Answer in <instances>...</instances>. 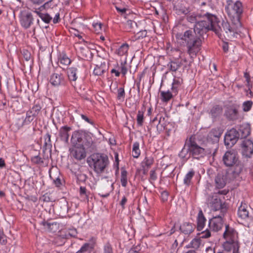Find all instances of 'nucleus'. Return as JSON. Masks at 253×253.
Segmentation results:
<instances>
[{
  "mask_svg": "<svg viewBox=\"0 0 253 253\" xmlns=\"http://www.w3.org/2000/svg\"><path fill=\"white\" fill-rule=\"evenodd\" d=\"M227 3L225 11L230 17L232 23L237 26H241L240 18L243 10L242 3L240 1L233 2L232 0H228Z\"/></svg>",
  "mask_w": 253,
  "mask_h": 253,
  "instance_id": "1",
  "label": "nucleus"
},
{
  "mask_svg": "<svg viewBox=\"0 0 253 253\" xmlns=\"http://www.w3.org/2000/svg\"><path fill=\"white\" fill-rule=\"evenodd\" d=\"M90 158L94 170L97 173H102L109 164L108 158L104 154L95 153L91 155Z\"/></svg>",
  "mask_w": 253,
  "mask_h": 253,
  "instance_id": "2",
  "label": "nucleus"
},
{
  "mask_svg": "<svg viewBox=\"0 0 253 253\" xmlns=\"http://www.w3.org/2000/svg\"><path fill=\"white\" fill-rule=\"evenodd\" d=\"M204 15L205 16V19L196 22L194 29L195 33H196L200 37L203 36L208 31L211 30L212 29V23H211V16H213V15L206 13Z\"/></svg>",
  "mask_w": 253,
  "mask_h": 253,
  "instance_id": "3",
  "label": "nucleus"
},
{
  "mask_svg": "<svg viewBox=\"0 0 253 253\" xmlns=\"http://www.w3.org/2000/svg\"><path fill=\"white\" fill-rule=\"evenodd\" d=\"M190 144V155L194 159H200L206 155L205 149L198 145L196 142L192 140L190 138L189 139Z\"/></svg>",
  "mask_w": 253,
  "mask_h": 253,
  "instance_id": "4",
  "label": "nucleus"
},
{
  "mask_svg": "<svg viewBox=\"0 0 253 253\" xmlns=\"http://www.w3.org/2000/svg\"><path fill=\"white\" fill-rule=\"evenodd\" d=\"M240 137V133L235 128H232L227 131L224 136V144L228 147H233Z\"/></svg>",
  "mask_w": 253,
  "mask_h": 253,
  "instance_id": "5",
  "label": "nucleus"
},
{
  "mask_svg": "<svg viewBox=\"0 0 253 253\" xmlns=\"http://www.w3.org/2000/svg\"><path fill=\"white\" fill-rule=\"evenodd\" d=\"M239 105L234 104L226 107L224 112V116L229 121H234L239 119Z\"/></svg>",
  "mask_w": 253,
  "mask_h": 253,
  "instance_id": "6",
  "label": "nucleus"
},
{
  "mask_svg": "<svg viewBox=\"0 0 253 253\" xmlns=\"http://www.w3.org/2000/svg\"><path fill=\"white\" fill-rule=\"evenodd\" d=\"M224 213L213 216L209 220V227L211 231L218 232L221 230L223 226V216Z\"/></svg>",
  "mask_w": 253,
  "mask_h": 253,
  "instance_id": "7",
  "label": "nucleus"
},
{
  "mask_svg": "<svg viewBox=\"0 0 253 253\" xmlns=\"http://www.w3.org/2000/svg\"><path fill=\"white\" fill-rule=\"evenodd\" d=\"M223 130L220 127L212 128L207 136L208 142L218 145L219 139L222 134Z\"/></svg>",
  "mask_w": 253,
  "mask_h": 253,
  "instance_id": "8",
  "label": "nucleus"
},
{
  "mask_svg": "<svg viewBox=\"0 0 253 253\" xmlns=\"http://www.w3.org/2000/svg\"><path fill=\"white\" fill-rule=\"evenodd\" d=\"M237 153L234 150L227 151L223 157V161L224 165L227 167L234 166L238 162Z\"/></svg>",
  "mask_w": 253,
  "mask_h": 253,
  "instance_id": "9",
  "label": "nucleus"
},
{
  "mask_svg": "<svg viewBox=\"0 0 253 253\" xmlns=\"http://www.w3.org/2000/svg\"><path fill=\"white\" fill-rule=\"evenodd\" d=\"M202 40L201 37H198L186 44L188 53L192 56H196L201 49Z\"/></svg>",
  "mask_w": 253,
  "mask_h": 253,
  "instance_id": "10",
  "label": "nucleus"
},
{
  "mask_svg": "<svg viewBox=\"0 0 253 253\" xmlns=\"http://www.w3.org/2000/svg\"><path fill=\"white\" fill-rule=\"evenodd\" d=\"M238 233L233 228L229 227L228 225H225V230L223 233V237L225 239H229L228 241H226L223 244V248H224V245L229 242L230 244L237 243L239 246V249L240 248V244L239 242L236 240L237 238Z\"/></svg>",
  "mask_w": 253,
  "mask_h": 253,
  "instance_id": "11",
  "label": "nucleus"
},
{
  "mask_svg": "<svg viewBox=\"0 0 253 253\" xmlns=\"http://www.w3.org/2000/svg\"><path fill=\"white\" fill-rule=\"evenodd\" d=\"M241 154L246 158H251L253 154V142L250 139H245L241 144Z\"/></svg>",
  "mask_w": 253,
  "mask_h": 253,
  "instance_id": "12",
  "label": "nucleus"
},
{
  "mask_svg": "<svg viewBox=\"0 0 253 253\" xmlns=\"http://www.w3.org/2000/svg\"><path fill=\"white\" fill-rule=\"evenodd\" d=\"M21 26L25 28H29L33 24V17L31 12L26 10L21 11L19 16Z\"/></svg>",
  "mask_w": 253,
  "mask_h": 253,
  "instance_id": "13",
  "label": "nucleus"
},
{
  "mask_svg": "<svg viewBox=\"0 0 253 253\" xmlns=\"http://www.w3.org/2000/svg\"><path fill=\"white\" fill-rule=\"evenodd\" d=\"M246 171V169L245 168L244 164L242 162L238 161L234 165L232 171L231 172H229V178L233 180L238 178Z\"/></svg>",
  "mask_w": 253,
  "mask_h": 253,
  "instance_id": "14",
  "label": "nucleus"
},
{
  "mask_svg": "<svg viewBox=\"0 0 253 253\" xmlns=\"http://www.w3.org/2000/svg\"><path fill=\"white\" fill-rule=\"evenodd\" d=\"M232 26H231L228 22L222 21L221 25L224 31L223 36L225 38H229L233 36L234 33L237 32V30L241 26H237L232 22Z\"/></svg>",
  "mask_w": 253,
  "mask_h": 253,
  "instance_id": "15",
  "label": "nucleus"
},
{
  "mask_svg": "<svg viewBox=\"0 0 253 253\" xmlns=\"http://www.w3.org/2000/svg\"><path fill=\"white\" fill-rule=\"evenodd\" d=\"M232 180L229 178V172L219 173L215 178V182L217 188L220 189L223 188L227 182Z\"/></svg>",
  "mask_w": 253,
  "mask_h": 253,
  "instance_id": "16",
  "label": "nucleus"
},
{
  "mask_svg": "<svg viewBox=\"0 0 253 253\" xmlns=\"http://www.w3.org/2000/svg\"><path fill=\"white\" fill-rule=\"evenodd\" d=\"M208 203L210 206L215 211L221 210L222 212H223L226 210L223 208L221 200L216 195L209 198L208 199Z\"/></svg>",
  "mask_w": 253,
  "mask_h": 253,
  "instance_id": "17",
  "label": "nucleus"
},
{
  "mask_svg": "<svg viewBox=\"0 0 253 253\" xmlns=\"http://www.w3.org/2000/svg\"><path fill=\"white\" fill-rule=\"evenodd\" d=\"M211 23H212L211 30L214 31L218 37L221 38L222 36H223V34H224L222 25H219L220 22L214 15L211 16Z\"/></svg>",
  "mask_w": 253,
  "mask_h": 253,
  "instance_id": "18",
  "label": "nucleus"
},
{
  "mask_svg": "<svg viewBox=\"0 0 253 253\" xmlns=\"http://www.w3.org/2000/svg\"><path fill=\"white\" fill-rule=\"evenodd\" d=\"M198 37L197 34L191 30L185 31L183 34H179L176 35L177 39L184 41L186 44Z\"/></svg>",
  "mask_w": 253,
  "mask_h": 253,
  "instance_id": "19",
  "label": "nucleus"
},
{
  "mask_svg": "<svg viewBox=\"0 0 253 253\" xmlns=\"http://www.w3.org/2000/svg\"><path fill=\"white\" fill-rule=\"evenodd\" d=\"M70 151L71 154L77 160H81L86 156L84 148L83 147H74Z\"/></svg>",
  "mask_w": 253,
  "mask_h": 253,
  "instance_id": "20",
  "label": "nucleus"
},
{
  "mask_svg": "<svg viewBox=\"0 0 253 253\" xmlns=\"http://www.w3.org/2000/svg\"><path fill=\"white\" fill-rule=\"evenodd\" d=\"M71 141L74 147H83L84 140L80 133L75 131L72 135Z\"/></svg>",
  "mask_w": 253,
  "mask_h": 253,
  "instance_id": "21",
  "label": "nucleus"
},
{
  "mask_svg": "<svg viewBox=\"0 0 253 253\" xmlns=\"http://www.w3.org/2000/svg\"><path fill=\"white\" fill-rule=\"evenodd\" d=\"M64 82V78L61 73H54L50 79V83L54 86H59Z\"/></svg>",
  "mask_w": 253,
  "mask_h": 253,
  "instance_id": "22",
  "label": "nucleus"
},
{
  "mask_svg": "<svg viewBox=\"0 0 253 253\" xmlns=\"http://www.w3.org/2000/svg\"><path fill=\"white\" fill-rule=\"evenodd\" d=\"M71 130L70 127L67 126H62L60 128L59 130V136L61 140L66 143H68L69 139V131Z\"/></svg>",
  "mask_w": 253,
  "mask_h": 253,
  "instance_id": "23",
  "label": "nucleus"
},
{
  "mask_svg": "<svg viewBox=\"0 0 253 253\" xmlns=\"http://www.w3.org/2000/svg\"><path fill=\"white\" fill-rule=\"evenodd\" d=\"M224 251L227 253H240L239 246L237 243H234L233 244H230L229 242L226 243L224 245Z\"/></svg>",
  "mask_w": 253,
  "mask_h": 253,
  "instance_id": "24",
  "label": "nucleus"
},
{
  "mask_svg": "<svg viewBox=\"0 0 253 253\" xmlns=\"http://www.w3.org/2000/svg\"><path fill=\"white\" fill-rule=\"evenodd\" d=\"M190 149L189 141L185 143L184 147L179 154V156L185 160H187L190 157H192L191 155H190Z\"/></svg>",
  "mask_w": 253,
  "mask_h": 253,
  "instance_id": "25",
  "label": "nucleus"
},
{
  "mask_svg": "<svg viewBox=\"0 0 253 253\" xmlns=\"http://www.w3.org/2000/svg\"><path fill=\"white\" fill-rule=\"evenodd\" d=\"M206 219L204 215L202 210H200L197 216V229L202 230L205 226Z\"/></svg>",
  "mask_w": 253,
  "mask_h": 253,
  "instance_id": "26",
  "label": "nucleus"
},
{
  "mask_svg": "<svg viewBox=\"0 0 253 253\" xmlns=\"http://www.w3.org/2000/svg\"><path fill=\"white\" fill-rule=\"evenodd\" d=\"M240 137L241 138H244L247 137L250 134L251 128L250 126L248 124H243L240 126L239 128Z\"/></svg>",
  "mask_w": 253,
  "mask_h": 253,
  "instance_id": "27",
  "label": "nucleus"
},
{
  "mask_svg": "<svg viewBox=\"0 0 253 253\" xmlns=\"http://www.w3.org/2000/svg\"><path fill=\"white\" fill-rule=\"evenodd\" d=\"M222 113V108L219 105L213 106L210 111V115L211 118L215 120L220 116Z\"/></svg>",
  "mask_w": 253,
  "mask_h": 253,
  "instance_id": "28",
  "label": "nucleus"
},
{
  "mask_svg": "<svg viewBox=\"0 0 253 253\" xmlns=\"http://www.w3.org/2000/svg\"><path fill=\"white\" fill-rule=\"evenodd\" d=\"M194 225L189 222H185L180 227L182 232L185 234H190L194 229Z\"/></svg>",
  "mask_w": 253,
  "mask_h": 253,
  "instance_id": "29",
  "label": "nucleus"
},
{
  "mask_svg": "<svg viewBox=\"0 0 253 253\" xmlns=\"http://www.w3.org/2000/svg\"><path fill=\"white\" fill-rule=\"evenodd\" d=\"M41 224L44 227L45 229L48 231L53 232L56 231L58 227L57 224L55 222H50L48 221H43L41 222Z\"/></svg>",
  "mask_w": 253,
  "mask_h": 253,
  "instance_id": "30",
  "label": "nucleus"
},
{
  "mask_svg": "<svg viewBox=\"0 0 253 253\" xmlns=\"http://www.w3.org/2000/svg\"><path fill=\"white\" fill-rule=\"evenodd\" d=\"M160 95L162 101L168 102L175 95H174L172 91L171 92L168 90L167 91H160Z\"/></svg>",
  "mask_w": 253,
  "mask_h": 253,
  "instance_id": "31",
  "label": "nucleus"
},
{
  "mask_svg": "<svg viewBox=\"0 0 253 253\" xmlns=\"http://www.w3.org/2000/svg\"><path fill=\"white\" fill-rule=\"evenodd\" d=\"M183 80L180 78H175L172 84L171 90L174 95H176L178 92V89L182 84Z\"/></svg>",
  "mask_w": 253,
  "mask_h": 253,
  "instance_id": "32",
  "label": "nucleus"
},
{
  "mask_svg": "<svg viewBox=\"0 0 253 253\" xmlns=\"http://www.w3.org/2000/svg\"><path fill=\"white\" fill-rule=\"evenodd\" d=\"M195 171L192 169L189 171L185 175L183 179V183L186 186H189L191 184L192 179L195 175Z\"/></svg>",
  "mask_w": 253,
  "mask_h": 253,
  "instance_id": "33",
  "label": "nucleus"
},
{
  "mask_svg": "<svg viewBox=\"0 0 253 253\" xmlns=\"http://www.w3.org/2000/svg\"><path fill=\"white\" fill-rule=\"evenodd\" d=\"M59 62L62 68L67 67L71 62V59L65 54H61L59 58Z\"/></svg>",
  "mask_w": 253,
  "mask_h": 253,
  "instance_id": "34",
  "label": "nucleus"
},
{
  "mask_svg": "<svg viewBox=\"0 0 253 253\" xmlns=\"http://www.w3.org/2000/svg\"><path fill=\"white\" fill-rule=\"evenodd\" d=\"M238 214L242 219H246L249 216V211L247 210V205L246 204H241L238 209Z\"/></svg>",
  "mask_w": 253,
  "mask_h": 253,
  "instance_id": "35",
  "label": "nucleus"
},
{
  "mask_svg": "<svg viewBox=\"0 0 253 253\" xmlns=\"http://www.w3.org/2000/svg\"><path fill=\"white\" fill-rule=\"evenodd\" d=\"M78 68L76 67H71L68 69L67 74L69 79L71 81H76L78 78L77 76Z\"/></svg>",
  "mask_w": 253,
  "mask_h": 253,
  "instance_id": "36",
  "label": "nucleus"
},
{
  "mask_svg": "<svg viewBox=\"0 0 253 253\" xmlns=\"http://www.w3.org/2000/svg\"><path fill=\"white\" fill-rule=\"evenodd\" d=\"M34 12L37 13L41 19L46 23H49L52 19V17L47 13H42L37 10H35Z\"/></svg>",
  "mask_w": 253,
  "mask_h": 253,
  "instance_id": "37",
  "label": "nucleus"
},
{
  "mask_svg": "<svg viewBox=\"0 0 253 253\" xmlns=\"http://www.w3.org/2000/svg\"><path fill=\"white\" fill-rule=\"evenodd\" d=\"M105 63L101 64L100 66L96 65L95 67L93 74L96 76H101L105 71Z\"/></svg>",
  "mask_w": 253,
  "mask_h": 253,
  "instance_id": "38",
  "label": "nucleus"
},
{
  "mask_svg": "<svg viewBox=\"0 0 253 253\" xmlns=\"http://www.w3.org/2000/svg\"><path fill=\"white\" fill-rule=\"evenodd\" d=\"M201 242L202 240L200 238L195 237L191 241L190 244L188 245V247L197 249L199 248Z\"/></svg>",
  "mask_w": 253,
  "mask_h": 253,
  "instance_id": "39",
  "label": "nucleus"
},
{
  "mask_svg": "<svg viewBox=\"0 0 253 253\" xmlns=\"http://www.w3.org/2000/svg\"><path fill=\"white\" fill-rule=\"evenodd\" d=\"M139 144L138 142H134L133 144L132 156L135 158H137L140 154V150L139 149Z\"/></svg>",
  "mask_w": 253,
  "mask_h": 253,
  "instance_id": "40",
  "label": "nucleus"
},
{
  "mask_svg": "<svg viewBox=\"0 0 253 253\" xmlns=\"http://www.w3.org/2000/svg\"><path fill=\"white\" fill-rule=\"evenodd\" d=\"M41 109L42 107L40 106V105L39 104H35L33 107L28 112H29V114H31L36 117L39 114Z\"/></svg>",
  "mask_w": 253,
  "mask_h": 253,
  "instance_id": "41",
  "label": "nucleus"
},
{
  "mask_svg": "<svg viewBox=\"0 0 253 253\" xmlns=\"http://www.w3.org/2000/svg\"><path fill=\"white\" fill-rule=\"evenodd\" d=\"M93 245L89 243L84 244L76 253H85L90 252L93 249Z\"/></svg>",
  "mask_w": 253,
  "mask_h": 253,
  "instance_id": "42",
  "label": "nucleus"
},
{
  "mask_svg": "<svg viewBox=\"0 0 253 253\" xmlns=\"http://www.w3.org/2000/svg\"><path fill=\"white\" fill-rule=\"evenodd\" d=\"M154 160L152 157L146 156L143 161L142 163V166L143 167H147L149 168L153 163Z\"/></svg>",
  "mask_w": 253,
  "mask_h": 253,
  "instance_id": "43",
  "label": "nucleus"
},
{
  "mask_svg": "<svg viewBox=\"0 0 253 253\" xmlns=\"http://www.w3.org/2000/svg\"><path fill=\"white\" fill-rule=\"evenodd\" d=\"M128 45L127 44H123L120 48L117 50V54L120 56H123L126 53L128 50Z\"/></svg>",
  "mask_w": 253,
  "mask_h": 253,
  "instance_id": "44",
  "label": "nucleus"
},
{
  "mask_svg": "<svg viewBox=\"0 0 253 253\" xmlns=\"http://www.w3.org/2000/svg\"><path fill=\"white\" fill-rule=\"evenodd\" d=\"M127 171L123 169L121 171V182L122 185L123 187H126L127 185Z\"/></svg>",
  "mask_w": 253,
  "mask_h": 253,
  "instance_id": "45",
  "label": "nucleus"
},
{
  "mask_svg": "<svg viewBox=\"0 0 253 253\" xmlns=\"http://www.w3.org/2000/svg\"><path fill=\"white\" fill-rule=\"evenodd\" d=\"M253 104V102L252 101L248 100V101H245L243 103V105H242L243 111H244V112L249 111L251 109Z\"/></svg>",
  "mask_w": 253,
  "mask_h": 253,
  "instance_id": "46",
  "label": "nucleus"
},
{
  "mask_svg": "<svg viewBox=\"0 0 253 253\" xmlns=\"http://www.w3.org/2000/svg\"><path fill=\"white\" fill-rule=\"evenodd\" d=\"M174 8L178 14H186L189 12V10L185 7H180L178 5H175Z\"/></svg>",
  "mask_w": 253,
  "mask_h": 253,
  "instance_id": "47",
  "label": "nucleus"
},
{
  "mask_svg": "<svg viewBox=\"0 0 253 253\" xmlns=\"http://www.w3.org/2000/svg\"><path fill=\"white\" fill-rule=\"evenodd\" d=\"M23 125H24V124L23 123V119H19L15 123L12 124L13 128H14L15 129H19Z\"/></svg>",
  "mask_w": 253,
  "mask_h": 253,
  "instance_id": "48",
  "label": "nucleus"
},
{
  "mask_svg": "<svg viewBox=\"0 0 253 253\" xmlns=\"http://www.w3.org/2000/svg\"><path fill=\"white\" fill-rule=\"evenodd\" d=\"M40 200L44 202H49L53 201V199L50 193H46L40 198Z\"/></svg>",
  "mask_w": 253,
  "mask_h": 253,
  "instance_id": "49",
  "label": "nucleus"
},
{
  "mask_svg": "<svg viewBox=\"0 0 253 253\" xmlns=\"http://www.w3.org/2000/svg\"><path fill=\"white\" fill-rule=\"evenodd\" d=\"M35 118L34 116H33L31 114H29V112L27 111L26 113V117L24 120H23V123L24 125H27L29 124Z\"/></svg>",
  "mask_w": 253,
  "mask_h": 253,
  "instance_id": "50",
  "label": "nucleus"
},
{
  "mask_svg": "<svg viewBox=\"0 0 253 253\" xmlns=\"http://www.w3.org/2000/svg\"><path fill=\"white\" fill-rule=\"evenodd\" d=\"M161 120H158L157 117H155L152 120V123L153 125L157 126V129H160L162 130L163 129L165 128V127L160 124Z\"/></svg>",
  "mask_w": 253,
  "mask_h": 253,
  "instance_id": "51",
  "label": "nucleus"
},
{
  "mask_svg": "<svg viewBox=\"0 0 253 253\" xmlns=\"http://www.w3.org/2000/svg\"><path fill=\"white\" fill-rule=\"evenodd\" d=\"M137 27L136 23L132 20H127L126 23V27L128 30L134 29Z\"/></svg>",
  "mask_w": 253,
  "mask_h": 253,
  "instance_id": "52",
  "label": "nucleus"
},
{
  "mask_svg": "<svg viewBox=\"0 0 253 253\" xmlns=\"http://www.w3.org/2000/svg\"><path fill=\"white\" fill-rule=\"evenodd\" d=\"M143 121V111H138L137 115V123L138 125L141 126Z\"/></svg>",
  "mask_w": 253,
  "mask_h": 253,
  "instance_id": "53",
  "label": "nucleus"
},
{
  "mask_svg": "<svg viewBox=\"0 0 253 253\" xmlns=\"http://www.w3.org/2000/svg\"><path fill=\"white\" fill-rule=\"evenodd\" d=\"M32 162L36 164H42L43 161L39 156H35L31 158Z\"/></svg>",
  "mask_w": 253,
  "mask_h": 253,
  "instance_id": "54",
  "label": "nucleus"
},
{
  "mask_svg": "<svg viewBox=\"0 0 253 253\" xmlns=\"http://www.w3.org/2000/svg\"><path fill=\"white\" fill-rule=\"evenodd\" d=\"M168 65L172 71H176L180 67L179 64L174 62H171Z\"/></svg>",
  "mask_w": 253,
  "mask_h": 253,
  "instance_id": "55",
  "label": "nucleus"
},
{
  "mask_svg": "<svg viewBox=\"0 0 253 253\" xmlns=\"http://www.w3.org/2000/svg\"><path fill=\"white\" fill-rule=\"evenodd\" d=\"M67 205L68 204L67 202H64L61 204V206L60 207L61 211L60 212V214H64L67 212L68 210Z\"/></svg>",
  "mask_w": 253,
  "mask_h": 253,
  "instance_id": "56",
  "label": "nucleus"
},
{
  "mask_svg": "<svg viewBox=\"0 0 253 253\" xmlns=\"http://www.w3.org/2000/svg\"><path fill=\"white\" fill-rule=\"evenodd\" d=\"M86 141L85 142V140L84 141L83 146V147L84 148V149H88L89 148H90L92 146V141L91 140V138H89L88 139H87V138L85 139Z\"/></svg>",
  "mask_w": 253,
  "mask_h": 253,
  "instance_id": "57",
  "label": "nucleus"
},
{
  "mask_svg": "<svg viewBox=\"0 0 253 253\" xmlns=\"http://www.w3.org/2000/svg\"><path fill=\"white\" fill-rule=\"evenodd\" d=\"M200 235L201 236L199 237L200 239L208 238L211 236V234L210 230L206 229L205 231L202 232Z\"/></svg>",
  "mask_w": 253,
  "mask_h": 253,
  "instance_id": "58",
  "label": "nucleus"
},
{
  "mask_svg": "<svg viewBox=\"0 0 253 253\" xmlns=\"http://www.w3.org/2000/svg\"><path fill=\"white\" fill-rule=\"evenodd\" d=\"M125 90L123 88H119L118 90V98L121 99V98L125 96Z\"/></svg>",
  "mask_w": 253,
  "mask_h": 253,
  "instance_id": "59",
  "label": "nucleus"
},
{
  "mask_svg": "<svg viewBox=\"0 0 253 253\" xmlns=\"http://www.w3.org/2000/svg\"><path fill=\"white\" fill-rule=\"evenodd\" d=\"M157 176L155 170H151L150 172V180L155 181L157 179Z\"/></svg>",
  "mask_w": 253,
  "mask_h": 253,
  "instance_id": "60",
  "label": "nucleus"
},
{
  "mask_svg": "<svg viewBox=\"0 0 253 253\" xmlns=\"http://www.w3.org/2000/svg\"><path fill=\"white\" fill-rule=\"evenodd\" d=\"M23 55L27 61H29L31 58V54L28 50H24L23 51Z\"/></svg>",
  "mask_w": 253,
  "mask_h": 253,
  "instance_id": "61",
  "label": "nucleus"
},
{
  "mask_svg": "<svg viewBox=\"0 0 253 253\" xmlns=\"http://www.w3.org/2000/svg\"><path fill=\"white\" fill-rule=\"evenodd\" d=\"M80 193L82 196H84L85 197H87L86 194V189L84 187L81 186L80 188Z\"/></svg>",
  "mask_w": 253,
  "mask_h": 253,
  "instance_id": "62",
  "label": "nucleus"
},
{
  "mask_svg": "<svg viewBox=\"0 0 253 253\" xmlns=\"http://www.w3.org/2000/svg\"><path fill=\"white\" fill-rule=\"evenodd\" d=\"M187 20L188 21L191 23L195 22L196 23L197 22V17L194 15H189L187 17Z\"/></svg>",
  "mask_w": 253,
  "mask_h": 253,
  "instance_id": "63",
  "label": "nucleus"
},
{
  "mask_svg": "<svg viewBox=\"0 0 253 253\" xmlns=\"http://www.w3.org/2000/svg\"><path fill=\"white\" fill-rule=\"evenodd\" d=\"M104 253H113L112 248L109 246H106L104 248Z\"/></svg>",
  "mask_w": 253,
  "mask_h": 253,
  "instance_id": "64",
  "label": "nucleus"
}]
</instances>
